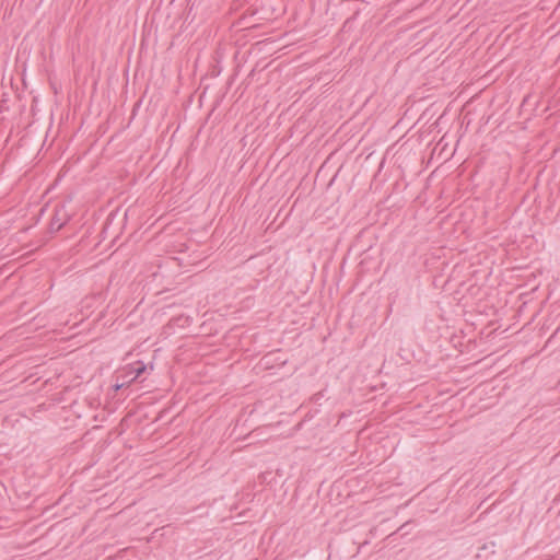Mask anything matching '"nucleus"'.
Listing matches in <instances>:
<instances>
[{"label": "nucleus", "mask_w": 560, "mask_h": 560, "mask_svg": "<svg viewBox=\"0 0 560 560\" xmlns=\"http://www.w3.org/2000/svg\"><path fill=\"white\" fill-rule=\"evenodd\" d=\"M68 220L69 215L65 208H56L49 224L50 232H58L68 222Z\"/></svg>", "instance_id": "obj_1"}, {"label": "nucleus", "mask_w": 560, "mask_h": 560, "mask_svg": "<svg viewBox=\"0 0 560 560\" xmlns=\"http://www.w3.org/2000/svg\"><path fill=\"white\" fill-rule=\"evenodd\" d=\"M147 370V366L142 362H137L133 366H131L130 374H133V376L130 378V382L136 381L139 376H141Z\"/></svg>", "instance_id": "obj_2"}, {"label": "nucleus", "mask_w": 560, "mask_h": 560, "mask_svg": "<svg viewBox=\"0 0 560 560\" xmlns=\"http://www.w3.org/2000/svg\"><path fill=\"white\" fill-rule=\"evenodd\" d=\"M126 383H120V384H116L115 385V389L118 390L120 389Z\"/></svg>", "instance_id": "obj_3"}]
</instances>
